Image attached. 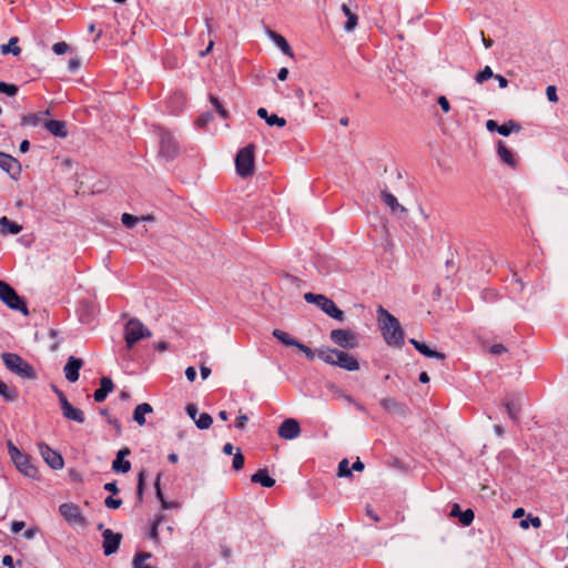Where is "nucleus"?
Wrapping results in <instances>:
<instances>
[{
	"instance_id": "63",
	"label": "nucleus",
	"mask_w": 568,
	"mask_h": 568,
	"mask_svg": "<svg viewBox=\"0 0 568 568\" xmlns=\"http://www.w3.org/2000/svg\"><path fill=\"white\" fill-rule=\"evenodd\" d=\"M26 524L23 521L14 520L11 523V531L17 534L24 528Z\"/></svg>"
},
{
	"instance_id": "2",
	"label": "nucleus",
	"mask_w": 568,
	"mask_h": 568,
	"mask_svg": "<svg viewBox=\"0 0 568 568\" xmlns=\"http://www.w3.org/2000/svg\"><path fill=\"white\" fill-rule=\"evenodd\" d=\"M317 357L328 365L337 366L348 372L359 369V363L356 357L337 348H318Z\"/></svg>"
},
{
	"instance_id": "60",
	"label": "nucleus",
	"mask_w": 568,
	"mask_h": 568,
	"mask_svg": "<svg viewBox=\"0 0 568 568\" xmlns=\"http://www.w3.org/2000/svg\"><path fill=\"white\" fill-rule=\"evenodd\" d=\"M108 423L113 426V428L115 429L116 436H120L122 434V427H121V424H120V422L118 419L109 418Z\"/></svg>"
},
{
	"instance_id": "42",
	"label": "nucleus",
	"mask_w": 568,
	"mask_h": 568,
	"mask_svg": "<svg viewBox=\"0 0 568 568\" xmlns=\"http://www.w3.org/2000/svg\"><path fill=\"white\" fill-rule=\"evenodd\" d=\"M337 476L338 477H352V468L349 467L348 460L345 458L339 462L337 467Z\"/></svg>"
},
{
	"instance_id": "6",
	"label": "nucleus",
	"mask_w": 568,
	"mask_h": 568,
	"mask_svg": "<svg viewBox=\"0 0 568 568\" xmlns=\"http://www.w3.org/2000/svg\"><path fill=\"white\" fill-rule=\"evenodd\" d=\"M254 144L242 148L235 156L236 172L241 178H248L254 173Z\"/></svg>"
},
{
	"instance_id": "26",
	"label": "nucleus",
	"mask_w": 568,
	"mask_h": 568,
	"mask_svg": "<svg viewBox=\"0 0 568 568\" xmlns=\"http://www.w3.org/2000/svg\"><path fill=\"white\" fill-rule=\"evenodd\" d=\"M504 407L506 408V412L508 414V417L514 423H519V413L521 409L520 400H514V399H506L503 403Z\"/></svg>"
},
{
	"instance_id": "51",
	"label": "nucleus",
	"mask_w": 568,
	"mask_h": 568,
	"mask_svg": "<svg viewBox=\"0 0 568 568\" xmlns=\"http://www.w3.org/2000/svg\"><path fill=\"white\" fill-rule=\"evenodd\" d=\"M213 119V115L211 112L202 113L195 121V124L199 128H205Z\"/></svg>"
},
{
	"instance_id": "58",
	"label": "nucleus",
	"mask_w": 568,
	"mask_h": 568,
	"mask_svg": "<svg viewBox=\"0 0 568 568\" xmlns=\"http://www.w3.org/2000/svg\"><path fill=\"white\" fill-rule=\"evenodd\" d=\"M489 351L493 355H500L507 352V348L503 344H494Z\"/></svg>"
},
{
	"instance_id": "56",
	"label": "nucleus",
	"mask_w": 568,
	"mask_h": 568,
	"mask_svg": "<svg viewBox=\"0 0 568 568\" xmlns=\"http://www.w3.org/2000/svg\"><path fill=\"white\" fill-rule=\"evenodd\" d=\"M186 413H187L189 417H190L192 420H194V422H195V420H197L196 416H197V414H199V410H197L196 405H194V404H189V405L186 406Z\"/></svg>"
},
{
	"instance_id": "41",
	"label": "nucleus",
	"mask_w": 568,
	"mask_h": 568,
	"mask_svg": "<svg viewBox=\"0 0 568 568\" xmlns=\"http://www.w3.org/2000/svg\"><path fill=\"white\" fill-rule=\"evenodd\" d=\"M162 519L163 517L160 515V516H156L155 519L153 520L152 525H151V528H150V531H149V538L152 539L153 541L158 542L159 541V526L160 524L162 523Z\"/></svg>"
},
{
	"instance_id": "19",
	"label": "nucleus",
	"mask_w": 568,
	"mask_h": 568,
	"mask_svg": "<svg viewBox=\"0 0 568 568\" xmlns=\"http://www.w3.org/2000/svg\"><path fill=\"white\" fill-rule=\"evenodd\" d=\"M409 343L415 347L416 351H418L420 354L428 358H437L443 361L446 357L444 353L432 349L427 344L419 342L415 338H410Z\"/></svg>"
},
{
	"instance_id": "24",
	"label": "nucleus",
	"mask_w": 568,
	"mask_h": 568,
	"mask_svg": "<svg viewBox=\"0 0 568 568\" xmlns=\"http://www.w3.org/2000/svg\"><path fill=\"white\" fill-rule=\"evenodd\" d=\"M270 38L273 40V42L276 44V47L287 57L293 58L294 53L293 50L287 42V40L280 33L270 30L268 31Z\"/></svg>"
},
{
	"instance_id": "45",
	"label": "nucleus",
	"mask_w": 568,
	"mask_h": 568,
	"mask_svg": "<svg viewBox=\"0 0 568 568\" xmlns=\"http://www.w3.org/2000/svg\"><path fill=\"white\" fill-rule=\"evenodd\" d=\"M519 525L523 529H527L530 525L535 528H539L541 526V520L539 517L529 515L528 518L520 520Z\"/></svg>"
},
{
	"instance_id": "53",
	"label": "nucleus",
	"mask_w": 568,
	"mask_h": 568,
	"mask_svg": "<svg viewBox=\"0 0 568 568\" xmlns=\"http://www.w3.org/2000/svg\"><path fill=\"white\" fill-rule=\"evenodd\" d=\"M68 50H69V45H68V43H65L63 41L57 42L52 47V51L58 55L64 54Z\"/></svg>"
},
{
	"instance_id": "50",
	"label": "nucleus",
	"mask_w": 568,
	"mask_h": 568,
	"mask_svg": "<svg viewBox=\"0 0 568 568\" xmlns=\"http://www.w3.org/2000/svg\"><path fill=\"white\" fill-rule=\"evenodd\" d=\"M121 222L125 227L132 229L135 226V224L138 222V217L132 214H129V213H123L122 217H121Z\"/></svg>"
},
{
	"instance_id": "20",
	"label": "nucleus",
	"mask_w": 568,
	"mask_h": 568,
	"mask_svg": "<svg viewBox=\"0 0 568 568\" xmlns=\"http://www.w3.org/2000/svg\"><path fill=\"white\" fill-rule=\"evenodd\" d=\"M497 154L499 159L511 169H515L517 166V160L514 153L511 152V150L507 148L506 143L501 140H499L497 143Z\"/></svg>"
},
{
	"instance_id": "57",
	"label": "nucleus",
	"mask_w": 568,
	"mask_h": 568,
	"mask_svg": "<svg viewBox=\"0 0 568 568\" xmlns=\"http://www.w3.org/2000/svg\"><path fill=\"white\" fill-rule=\"evenodd\" d=\"M437 102L439 104V106L442 108V110L447 113L449 112L450 110V104H449V101L447 100L446 97L444 95H440L438 99H437Z\"/></svg>"
},
{
	"instance_id": "34",
	"label": "nucleus",
	"mask_w": 568,
	"mask_h": 568,
	"mask_svg": "<svg viewBox=\"0 0 568 568\" xmlns=\"http://www.w3.org/2000/svg\"><path fill=\"white\" fill-rule=\"evenodd\" d=\"M18 41L19 40L17 37L10 38L7 44L1 45V53H12L13 55H19L21 53V48L17 45Z\"/></svg>"
},
{
	"instance_id": "61",
	"label": "nucleus",
	"mask_w": 568,
	"mask_h": 568,
	"mask_svg": "<svg viewBox=\"0 0 568 568\" xmlns=\"http://www.w3.org/2000/svg\"><path fill=\"white\" fill-rule=\"evenodd\" d=\"M185 377L189 382H194L196 378V371L193 366H189L185 369Z\"/></svg>"
},
{
	"instance_id": "12",
	"label": "nucleus",
	"mask_w": 568,
	"mask_h": 568,
	"mask_svg": "<svg viewBox=\"0 0 568 568\" xmlns=\"http://www.w3.org/2000/svg\"><path fill=\"white\" fill-rule=\"evenodd\" d=\"M103 542L102 548L105 556H111L119 550L122 535L114 532L113 530L105 528L102 532Z\"/></svg>"
},
{
	"instance_id": "30",
	"label": "nucleus",
	"mask_w": 568,
	"mask_h": 568,
	"mask_svg": "<svg viewBox=\"0 0 568 568\" xmlns=\"http://www.w3.org/2000/svg\"><path fill=\"white\" fill-rule=\"evenodd\" d=\"M272 335L278 341L281 342L283 345L285 346H294L296 347L298 341L293 338L288 333L282 331V329H278V328H275L272 333Z\"/></svg>"
},
{
	"instance_id": "14",
	"label": "nucleus",
	"mask_w": 568,
	"mask_h": 568,
	"mask_svg": "<svg viewBox=\"0 0 568 568\" xmlns=\"http://www.w3.org/2000/svg\"><path fill=\"white\" fill-rule=\"evenodd\" d=\"M17 469L29 478H37L38 468L32 464L31 457L27 454L13 459Z\"/></svg>"
},
{
	"instance_id": "17",
	"label": "nucleus",
	"mask_w": 568,
	"mask_h": 568,
	"mask_svg": "<svg viewBox=\"0 0 568 568\" xmlns=\"http://www.w3.org/2000/svg\"><path fill=\"white\" fill-rule=\"evenodd\" d=\"M114 384L110 377L103 376L100 379V387L94 392L93 398L97 403L105 400L108 395L113 392Z\"/></svg>"
},
{
	"instance_id": "7",
	"label": "nucleus",
	"mask_w": 568,
	"mask_h": 568,
	"mask_svg": "<svg viewBox=\"0 0 568 568\" xmlns=\"http://www.w3.org/2000/svg\"><path fill=\"white\" fill-rule=\"evenodd\" d=\"M158 135L160 143L159 155L166 161H172L179 152L176 141L173 135L165 130H160Z\"/></svg>"
},
{
	"instance_id": "9",
	"label": "nucleus",
	"mask_w": 568,
	"mask_h": 568,
	"mask_svg": "<svg viewBox=\"0 0 568 568\" xmlns=\"http://www.w3.org/2000/svg\"><path fill=\"white\" fill-rule=\"evenodd\" d=\"M0 169L8 173L9 176L14 181L20 179L22 172L20 162L4 152H0Z\"/></svg>"
},
{
	"instance_id": "43",
	"label": "nucleus",
	"mask_w": 568,
	"mask_h": 568,
	"mask_svg": "<svg viewBox=\"0 0 568 568\" xmlns=\"http://www.w3.org/2000/svg\"><path fill=\"white\" fill-rule=\"evenodd\" d=\"M210 101L213 104L215 111L220 114L222 119L229 118L227 110L223 106V104L220 102V100L215 95H210Z\"/></svg>"
},
{
	"instance_id": "38",
	"label": "nucleus",
	"mask_w": 568,
	"mask_h": 568,
	"mask_svg": "<svg viewBox=\"0 0 568 568\" xmlns=\"http://www.w3.org/2000/svg\"><path fill=\"white\" fill-rule=\"evenodd\" d=\"M213 424V418L207 413H202L197 420H195V425L199 429H207Z\"/></svg>"
},
{
	"instance_id": "35",
	"label": "nucleus",
	"mask_w": 568,
	"mask_h": 568,
	"mask_svg": "<svg viewBox=\"0 0 568 568\" xmlns=\"http://www.w3.org/2000/svg\"><path fill=\"white\" fill-rule=\"evenodd\" d=\"M41 121H42L41 113L23 114L20 118L21 125L37 126V125H39L41 123Z\"/></svg>"
},
{
	"instance_id": "54",
	"label": "nucleus",
	"mask_w": 568,
	"mask_h": 568,
	"mask_svg": "<svg viewBox=\"0 0 568 568\" xmlns=\"http://www.w3.org/2000/svg\"><path fill=\"white\" fill-rule=\"evenodd\" d=\"M546 95L550 102H558L557 89L555 85H548L546 89Z\"/></svg>"
},
{
	"instance_id": "8",
	"label": "nucleus",
	"mask_w": 568,
	"mask_h": 568,
	"mask_svg": "<svg viewBox=\"0 0 568 568\" xmlns=\"http://www.w3.org/2000/svg\"><path fill=\"white\" fill-rule=\"evenodd\" d=\"M329 338L335 345L344 349H352L358 346V337L351 329H333L329 333Z\"/></svg>"
},
{
	"instance_id": "25",
	"label": "nucleus",
	"mask_w": 568,
	"mask_h": 568,
	"mask_svg": "<svg viewBox=\"0 0 568 568\" xmlns=\"http://www.w3.org/2000/svg\"><path fill=\"white\" fill-rule=\"evenodd\" d=\"M22 231V225L9 220L7 216L0 217V233L17 235Z\"/></svg>"
},
{
	"instance_id": "5",
	"label": "nucleus",
	"mask_w": 568,
	"mask_h": 568,
	"mask_svg": "<svg viewBox=\"0 0 568 568\" xmlns=\"http://www.w3.org/2000/svg\"><path fill=\"white\" fill-rule=\"evenodd\" d=\"M151 336L152 332L136 317L130 318L124 326V339L128 348L133 347L140 339Z\"/></svg>"
},
{
	"instance_id": "48",
	"label": "nucleus",
	"mask_w": 568,
	"mask_h": 568,
	"mask_svg": "<svg viewBox=\"0 0 568 568\" xmlns=\"http://www.w3.org/2000/svg\"><path fill=\"white\" fill-rule=\"evenodd\" d=\"M296 348L300 349L302 353L305 354V356L307 357V359L310 361H313L315 358V356H317V351H313L311 347L306 346L305 344L303 343H297L296 345Z\"/></svg>"
},
{
	"instance_id": "33",
	"label": "nucleus",
	"mask_w": 568,
	"mask_h": 568,
	"mask_svg": "<svg viewBox=\"0 0 568 568\" xmlns=\"http://www.w3.org/2000/svg\"><path fill=\"white\" fill-rule=\"evenodd\" d=\"M160 480H161V474H158L155 483H154L156 498L161 503V506H162L163 509H171L173 507V504L168 501L164 498V495H163L162 489H161Z\"/></svg>"
},
{
	"instance_id": "59",
	"label": "nucleus",
	"mask_w": 568,
	"mask_h": 568,
	"mask_svg": "<svg viewBox=\"0 0 568 568\" xmlns=\"http://www.w3.org/2000/svg\"><path fill=\"white\" fill-rule=\"evenodd\" d=\"M247 420H248V417L245 414L239 415L236 418V424H235L236 428L244 429Z\"/></svg>"
},
{
	"instance_id": "46",
	"label": "nucleus",
	"mask_w": 568,
	"mask_h": 568,
	"mask_svg": "<svg viewBox=\"0 0 568 568\" xmlns=\"http://www.w3.org/2000/svg\"><path fill=\"white\" fill-rule=\"evenodd\" d=\"M0 93L7 94L9 97H14L18 93V87L16 84L0 82Z\"/></svg>"
},
{
	"instance_id": "22",
	"label": "nucleus",
	"mask_w": 568,
	"mask_h": 568,
	"mask_svg": "<svg viewBox=\"0 0 568 568\" xmlns=\"http://www.w3.org/2000/svg\"><path fill=\"white\" fill-rule=\"evenodd\" d=\"M381 199L390 209L393 214L406 213V209L402 204H399L395 195H393L388 191L383 190L381 192Z\"/></svg>"
},
{
	"instance_id": "49",
	"label": "nucleus",
	"mask_w": 568,
	"mask_h": 568,
	"mask_svg": "<svg viewBox=\"0 0 568 568\" xmlns=\"http://www.w3.org/2000/svg\"><path fill=\"white\" fill-rule=\"evenodd\" d=\"M245 458L240 448H237V453L234 455L232 467L235 470H241L244 467Z\"/></svg>"
},
{
	"instance_id": "13",
	"label": "nucleus",
	"mask_w": 568,
	"mask_h": 568,
	"mask_svg": "<svg viewBox=\"0 0 568 568\" xmlns=\"http://www.w3.org/2000/svg\"><path fill=\"white\" fill-rule=\"evenodd\" d=\"M277 434L283 439H295L301 434L300 423L294 418H286L278 426Z\"/></svg>"
},
{
	"instance_id": "4",
	"label": "nucleus",
	"mask_w": 568,
	"mask_h": 568,
	"mask_svg": "<svg viewBox=\"0 0 568 568\" xmlns=\"http://www.w3.org/2000/svg\"><path fill=\"white\" fill-rule=\"evenodd\" d=\"M0 301L13 311L28 315V306L24 297L20 296L17 291L7 282L0 280Z\"/></svg>"
},
{
	"instance_id": "39",
	"label": "nucleus",
	"mask_w": 568,
	"mask_h": 568,
	"mask_svg": "<svg viewBox=\"0 0 568 568\" xmlns=\"http://www.w3.org/2000/svg\"><path fill=\"white\" fill-rule=\"evenodd\" d=\"M495 74L491 70L490 67L486 65L481 71H479L476 75H475V81L479 84H481L483 82L489 80L490 78H494Z\"/></svg>"
},
{
	"instance_id": "28",
	"label": "nucleus",
	"mask_w": 568,
	"mask_h": 568,
	"mask_svg": "<svg viewBox=\"0 0 568 568\" xmlns=\"http://www.w3.org/2000/svg\"><path fill=\"white\" fill-rule=\"evenodd\" d=\"M341 9H342L343 13L345 14V17L347 18V20H346V22L344 24V30L346 32H352L356 28V26L358 23V17L345 3L342 4Z\"/></svg>"
},
{
	"instance_id": "55",
	"label": "nucleus",
	"mask_w": 568,
	"mask_h": 568,
	"mask_svg": "<svg viewBox=\"0 0 568 568\" xmlns=\"http://www.w3.org/2000/svg\"><path fill=\"white\" fill-rule=\"evenodd\" d=\"M7 445H8V452H9V454H10V457H11V459H12V460H13V459H16V458H18L20 455H22V454H23L22 452H20V450H19V449L13 445V443H12L11 440H9Z\"/></svg>"
},
{
	"instance_id": "21",
	"label": "nucleus",
	"mask_w": 568,
	"mask_h": 568,
	"mask_svg": "<svg viewBox=\"0 0 568 568\" xmlns=\"http://www.w3.org/2000/svg\"><path fill=\"white\" fill-rule=\"evenodd\" d=\"M44 128L57 138H67L69 134L67 123L61 120H47Z\"/></svg>"
},
{
	"instance_id": "37",
	"label": "nucleus",
	"mask_w": 568,
	"mask_h": 568,
	"mask_svg": "<svg viewBox=\"0 0 568 568\" xmlns=\"http://www.w3.org/2000/svg\"><path fill=\"white\" fill-rule=\"evenodd\" d=\"M0 396H2L6 402H14L17 399V392L0 381Z\"/></svg>"
},
{
	"instance_id": "11",
	"label": "nucleus",
	"mask_w": 568,
	"mask_h": 568,
	"mask_svg": "<svg viewBox=\"0 0 568 568\" xmlns=\"http://www.w3.org/2000/svg\"><path fill=\"white\" fill-rule=\"evenodd\" d=\"M39 450L43 458V460L52 468V469H61L64 466L63 457L60 453L52 449L45 443L39 444Z\"/></svg>"
},
{
	"instance_id": "1",
	"label": "nucleus",
	"mask_w": 568,
	"mask_h": 568,
	"mask_svg": "<svg viewBox=\"0 0 568 568\" xmlns=\"http://www.w3.org/2000/svg\"><path fill=\"white\" fill-rule=\"evenodd\" d=\"M377 321L382 335L389 346L402 347L404 345V331L399 321L382 305L377 307Z\"/></svg>"
},
{
	"instance_id": "10",
	"label": "nucleus",
	"mask_w": 568,
	"mask_h": 568,
	"mask_svg": "<svg viewBox=\"0 0 568 568\" xmlns=\"http://www.w3.org/2000/svg\"><path fill=\"white\" fill-rule=\"evenodd\" d=\"M59 511L69 524L80 526H84L87 524L85 518L81 514L80 508L72 503H64L60 505Z\"/></svg>"
},
{
	"instance_id": "64",
	"label": "nucleus",
	"mask_w": 568,
	"mask_h": 568,
	"mask_svg": "<svg viewBox=\"0 0 568 568\" xmlns=\"http://www.w3.org/2000/svg\"><path fill=\"white\" fill-rule=\"evenodd\" d=\"M103 488L106 491H110L113 495L119 493V488H118L116 481L106 483Z\"/></svg>"
},
{
	"instance_id": "40",
	"label": "nucleus",
	"mask_w": 568,
	"mask_h": 568,
	"mask_svg": "<svg viewBox=\"0 0 568 568\" xmlns=\"http://www.w3.org/2000/svg\"><path fill=\"white\" fill-rule=\"evenodd\" d=\"M326 315H328L329 317H332L338 322L345 321V313L342 310H339L334 302L332 303L331 307L326 312Z\"/></svg>"
},
{
	"instance_id": "44",
	"label": "nucleus",
	"mask_w": 568,
	"mask_h": 568,
	"mask_svg": "<svg viewBox=\"0 0 568 568\" xmlns=\"http://www.w3.org/2000/svg\"><path fill=\"white\" fill-rule=\"evenodd\" d=\"M474 518H475L474 511L470 508H468V509L462 511L460 516L458 517V520L463 526L467 527V526L471 525V523L474 521Z\"/></svg>"
},
{
	"instance_id": "32",
	"label": "nucleus",
	"mask_w": 568,
	"mask_h": 568,
	"mask_svg": "<svg viewBox=\"0 0 568 568\" xmlns=\"http://www.w3.org/2000/svg\"><path fill=\"white\" fill-rule=\"evenodd\" d=\"M521 130V125L519 122L515 120H509L504 124L499 125L498 133L503 136H508L511 132H519Z\"/></svg>"
},
{
	"instance_id": "52",
	"label": "nucleus",
	"mask_w": 568,
	"mask_h": 568,
	"mask_svg": "<svg viewBox=\"0 0 568 568\" xmlns=\"http://www.w3.org/2000/svg\"><path fill=\"white\" fill-rule=\"evenodd\" d=\"M104 505L110 508V509H118L121 507L122 505V499L120 498H114L113 496H108L105 499H104Z\"/></svg>"
},
{
	"instance_id": "16",
	"label": "nucleus",
	"mask_w": 568,
	"mask_h": 568,
	"mask_svg": "<svg viewBox=\"0 0 568 568\" xmlns=\"http://www.w3.org/2000/svg\"><path fill=\"white\" fill-rule=\"evenodd\" d=\"M83 366V361L81 358H78L75 356H70L68 358V362L64 366V374L65 378L70 383H75L79 379L80 376V369Z\"/></svg>"
},
{
	"instance_id": "23",
	"label": "nucleus",
	"mask_w": 568,
	"mask_h": 568,
	"mask_svg": "<svg viewBox=\"0 0 568 568\" xmlns=\"http://www.w3.org/2000/svg\"><path fill=\"white\" fill-rule=\"evenodd\" d=\"M251 481L254 484H260L265 488H271L275 485V479L270 476L266 468L258 469L255 474H253L251 476Z\"/></svg>"
},
{
	"instance_id": "29",
	"label": "nucleus",
	"mask_w": 568,
	"mask_h": 568,
	"mask_svg": "<svg viewBox=\"0 0 568 568\" xmlns=\"http://www.w3.org/2000/svg\"><path fill=\"white\" fill-rule=\"evenodd\" d=\"M62 415L67 419L73 420V422L79 423V424H83L85 422V416H84L83 410L80 409V408H77V407H74L72 405H70V407H67L62 412Z\"/></svg>"
},
{
	"instance_id": "3",
	"label": "nucleus",
	"mask_w": 568,
	"mask_h": 568,
	"mask_svg": "<svg viewBox=\"0 0 568 568\" xmlns=\"http://www.w3.org/2000/svg\"><path fill=\"white\" fill-rule=\"evenodd\" d=\"M4 366L14 375L23 379H36L37 372L31 364L16 353H2Z\"/></svg>"
},
{
	"instance_id": "15",
	"label": "nucleus",
	"mask_w": 568,
	"mask_h": 568,
	"mask_svg": "<svg viewBox=\"0 0 568 568\" xmlns=\"http://www.w3.org/2000/svg\"><path fill=\"white\" fill-rule=\"evenodd\" d=\"M131 455V449L129 447L121 448L115 456V459L112 462V470L114 473L126 474L131 470V463L125 459V457Z\"/></svg>"
},
{
	"instance_id": "36",
	"label": "nucleus",
	"mask_w": 568,
	"mask_h": 568,
	"mask_svg": "<svg viewBox=\"0 0 568 568\" xmlns=\"http://www.w3.org/2000/svg\"><path fill=\"white\" fill-rule=\"evenodd\" d=\"M381 406L385 409V410H394V412H402L403 407L402 405L393 397H385V398H382L381 402H379Z\"/></svg>"
},
{
	"instance_id": "62",
	"label": "nucleus",
	"mask_w": 568,
	"mask_h": 568,
	"mask_svg": "<svg viewBox=\"0 0 568 568\" xmlns=\"http://www.w3.org/2000/svg\"><path fill=\"white\" fill-rule=\"evenodd\" d=\"M81 65V62L78 58H73L69 60L68 67L71 72L77 71Z\"/></svg>"
},
{
	"instance_id": "47",
	"label": "nucleus",
	"mask_w": 568,
	"mask_h": 568,
	"mask_svg": "<svg viewBox=\"0 0 568 568\" xmlns=\"http://www.w3.org/2000/svg\"><path fill=\"white\" fill-rule=\"evenodd\" d=\"M270 126H284L286 124V120L284 118L278 116L277 114H268L266 121Z\"/></svg>"
},
{
	"instance_id": "18",
	"label": "nucleus",
	"mask_w": 568,
	"mask_h": 568,
	"mask_svg": "<svg viewBox=\"0 0 568 568\" xmlns=\"http://www.w3.org/2000/svg\"><path fill=\"white\" fill-rule=\"evenodd\" d=\"M304 300L310 304H315L317 307H320L325 314L331 307L333 301L328 297H326L323 294H315L312 292L304 294Z\"/></svg>"
},
{
	"instance_id": "27",
	"label": "nucleus",
	"mask_w": 568,
	"mask_h": 568,
	"mask_svg": "<svg viewBox=\"0 0 568 568\" xmlns=\"http://www.w3.org/2000/svg\"><path fill=\"white\" fill-rule=\"evenodd\" d=\"M152 412L153 408L149 403L139 404L133 410V419L138 425L143 426L145 424V414Z\"/></svg>"
},
{
	"instance_id": "31",
	"label": "nucleus",
	"mask_w": 568,
	"mask_h": 568,
	"mask_svg": "<svg viewBox=\"0 0 568 568\" xmlns=\"http://www.w3.org/2000/svg\"><path fill=\"white\" fill-rule=\"evenodd\" d=\"M146 471L142 469L138 475V484L135 491L136 504H142L145 488Z\"/></svg>"
}]
</instances>
